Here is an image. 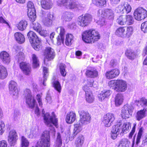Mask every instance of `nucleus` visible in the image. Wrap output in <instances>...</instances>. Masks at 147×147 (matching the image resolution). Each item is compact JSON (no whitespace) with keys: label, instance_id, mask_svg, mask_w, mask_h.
Masks as SVG:
<instances>
[{"label":"nucleus","instance_id":"1","mask_svg":"<svg viewBox=\"0 0 147 147\" xmlns=\"http://www.w3.org/2000/svg\"><path fill=\"white\" fill-rule=\"evenodd\" d=\"M57 5L60 7L64 6L67 9L76 10H82L84 7L83 5L74 0H57Z\"/></svg>","mask_w":147,"mask_h":147},{"label":"nucleus","instance_id":"2","mask_svg":"<svg viewBox=\"0 0 147 147\" xmlns=\"http://www.w3.org/2000/svg\"><path fill=\"white\" fill-rule=\"evenodd\" d=\"M100 37L98 32L94 29L86 30L82 34V40L87 43H94L98 41Z\"/></svg>","mask_w":147,"mask_h":147},{"label":"nucleus","instance_id":"3","mask_svg":"<svg viewBox=\"0 0 147 147\" xmlns=\"http://www.w3.org/2000/svg\"><path fill=\"white\" fill-rule=\"evenodd\" d=\"M27 36L33 48L37 51H39L42 48L40 40L39 39L36 34L32 31H30Z\"/></svg>","mask_w":147,"mask_h":147},{"label":"nucleus","instance_id":"4","mask_svg":"<svg viewBox=\"0 0 147 147\" xmlns=\"http://www.w3.org/2000/svg\"><path fill=\"white\" fill-rule=\"evenodd\" d=\"M42 112L43 114L44 120L45 125L48 127H52L53 125L57 126L58 120L54 112H52V116H50L49 113L44 114L45 112L44 109L42 110Z\"/></svg>","mask_w":147,"mask_h":147},{"label":"nucleus","instance_id":"5","mask_svg":"<svg viewBox=\"0 0 147 147\" xmlns=\"http://www.w3.org/2000/svg\"><path fill=\"white\" fill-rule=\"evenodd\" d=\"M92 16L88 14H85L79 16L77 22L78 25L82 27H85L88 26L92 21Z\"/></svg>","mask_w":147,"mask_h":147},{"label":"nucleus","instance_id":"6","mask_svg":"<svg viewBox=\"0 0 147 147\" xmlns=\"http://www.w3.org/2000/svg\"><path fill=\"white\" fill-rule=\"evenodd\" d=\"M24 95L25 98L26 103L29 107L33 108L36 101L32 96L30 90L28 89H26L24 91Z\"/></svg>","mask_w":147,"mask_h":147},{"label":"nucleus","instance_id":"7","mask_svg":"<svg viewBox=\"0 0 147 147\" xmlns=\"http://www.w3.org/2000/svg\"><path fill=\"white\" fill-rule=\"evenodd\" d=\"M134 17L138 21H140L147 17V11L142 7H139L134 11Z\"/></svg>","mask_w":147,"mask_h":147},{"label":"nucleus","instance_id":"8","mask_svg":"<svg viewBox=\"0 0 147 147\" xmlns=\"http://www.w3.org/2000/svg\"><path fill=\"white\" fill-rule=\"evenodd\" d=\"M41 140L39 142L45 147H50L51 145L50 136L49 131L46 130L42 133Z\"/></svg>","mask_w":147,"mask_h":147},{"label":"nucleus","instance_id":"9","mask_svg":"<svg viewBox=\"0 0 147 147\" xmlns=\"http://www.w3.org/2000/svg\"><path fill=\"white\" fill-rule=\"evenodd\" d=\"M80 119L79 121L81 124L85 125L89 123L91 120V117L89 114L84 110L79 111Z\"/></svg>","mask_w":147,"mask_h":147},{"label":"nucleus","instance_id":"10","mask_svg":"<svg viewBox=\"0 0 147 147\" xmlns=\"http://www.w3.org/2000/svg\"><path fill=\"white\" fill-rule=\"evenodd\" d=\"M97 14L101 17H107L109 19L112 20L114 17L113 11L111 9H99L98 11Z\"/></svg>","mask_w":147,"mask_h":147},{"label":"nucleus","instance_id":"11","mask_svg":"<svg viewBox=\"0 0 147 147\" xmlns=\"http://www.w3.org/2000/svg\"><path fill=\"white\" fill-rule=\"evenodd\" d=\"M45 58L44 59V63L47 65L48 63L46 62L54 58L55 53L54 50L51 48L48 47L46 48L44 52Z\"/></svg>","mask_w":147,"mask_h":147},{"label":"nucleus","instance_id":"12","mask_svg":"<svg viewBox=\"0 0 147 147\" xmlns=\"http://www.w3.org/2000/svg\"><path fill=\"white\" fill-rule=\"evenodd\" d=\"M132 107L128 105H125L122 108L121 115L124 119L129 118L131 117L133 112Z\"/></svg>","mask_w":147,"mask_h":147},{"label":"nucleus","instance_id":"13","mask_svg":"<svg viewBox=\"0 0 147 147\" xmlns=\"http://www.w3.org/2000/svg\"><path fill=\"white\" fill-rule=\"evenodd\" d=\"M116 10L118 13L127 14L131 11V7L127 3L125 2L123 5H119Z\"/></svg>","mask_w":147,"mask_h":147},{"label":"nucleus","instance_id":"14","mask_svg":"<svg viewBox=\"0 0 147 147\" xmlns=\"http://www.w3.org/2000/svg\"><path fill=\"white\" fill-rule=\"evenodd\" d=\"M115 117L112 113H108L104 115L102 120V122L105 126L109 127L111 123L114 121Z\"/></svg>","mask_w":147,"mask_h":147},{"label":"nucleus","instance_id":"15","mask_svg":"<svg viewBox=\"0 0 147 147\" xmlns=\"http://www.w3.org/2000/svg\"><path fill=\"white\" fill-rule=\"evenodd\" d=\"M56 31L59 32V35L57 38V44L58 45H61L62 44H64V35L65 33L64 28L62 27L57 28Z\"/></svg>","mask_w":147,"mask_h":147},{"label":"nucleus","instance_id":"16","mask_svg":"<svg viewBox=\"0 0 147 147\" xmlns=\"http://www.w3.org/2000/svg\"><path fill=\"white\" fill-rule=\"evenodd\" d=\"M116 84L115 90L117 91L123 92L127 89V83L125 81L123 80H117Z\"/></svg>","mask_w":147,"mask_h":147},{"label":"nucleus","instance_id":"17","mask_svg":"<svg viewBox=\"0 0 147 147\" xmlns=\"http://www.w3.org/2000/svg\"><path fill=\"white\" fill-rule=\"evenodd\" d=\"M122 124L121 121L117 123L116 124L113 125L111 131V137L113 139H115L118 135L119 134V132L121 129V125Z\"/></svg>","mask_w":147,"mask_h":147},{"label":"nucleus","instance_id":"18","mask_svg":"<svg viewBox=\"0 0 147 147\" xmlns=\"http://www.w3.org/2000/svg\"><path fill=\"white\" fill-rule=\"evenodd\" d=\"M17 139V135L16 131L11 130L9 132L8 141L11 146H14L16 144Z\"/></svg>","mask_w":147,"mask_h":147},{"label":"nucleus","instance_id":"19","mask_svg":"<svg viewBox=\"0 0 147 147\" xmlns=\"http://www.w3.org/2000/svg\"><path fill=\"white\" fill-rule=\"evenodd\" d=\"M9 87L11 94L13 96H17L18 94V90L17 83L14 81H11L9 83Z\"/></svg>","mask_w":147,"mask_h":147},{"label":"nucleus","instance_id":"20","mask_svg":"<svg viewBox=\"0 0 147 147\" xmlns=\"http://www.w3.org/2000/svg\"><path fill=\"white\" fill-rule=\"evenodd\" d=\"M54 15L49 13L47 16L42 19V22L43 24L47 26H50L52 24L53 20H54Z\"/></svg>","mask_w":147,"mask_h":147},{"label":"nucleus","instance_id":"21","mask_svg":"<svg viewBox=\"0 0 147 147\" xmlns=\"http://www.w3.org/2000/svg\"><path fill=\"white\" fill-rule=\"evenodd\" d=\"M0 59L3 63L7 64L10 62V57L8 53L2 51L0 53Z\"/></svg>","mask_w":147,"mask_h":147},{"label":"nucleus","instance_id":"22","mask_svg":"<svg viewBox=\"0 0 147 147\" xmlns=\"http://www.w3.org/2000/svg\"><path fill=\"white\" fill-rule=\"evenodd\" d=\"M86 87L87 86H86L84 88V90L86 92V100L87 102L91 103L94 101V98L91 92L87 90Z\"/></svg>","mask_w":147,"mask_h":147},{"label":"nucleus","instance_id":"23","mask_svg":"<svg viewBox=\"0 0 147 147\" xmlns=\"http://www.w3.org/2000/svg\"><path fill=\"white\" fill-rule=\"evenodd\" d=\"M76 119V113L73 112H70L67 114L65 120L67 123L71 124L74 122Z\"/></svg>","mask_w":147,"mask_h":147},{"label":"nucleus","instance_id":"24","mask_svg":"<svg viewBox=\"0 0 147 147\" xmlns=\"http://www.w3.org/2000/svg\"><path fill=\"white\" fill-rule=\"evenodd\" d=\"M38 1L40 0H37ZM42 7L45 9H49L52 8L53 3L51 0H40Z\"/></svg>","mask_w":147,"mask_h":147},{"label":"nucleus","instance_id":"25","mask_svg":"<svg viewBox=\"0 0 147 147\" xmlns=\"http://www.w3.org/2000/svg\"><path fill=\"white\" fill-rule=\"evenodd\" d=\"M73 16L72 13L68 12H64L61 15V19L63 21H71Z\"/></svg>","mask_w":147,"mask_h":147},{"label":"nucleus","instance_id":"26","mask_svg":"<svg viewBox=\"0 0 147 147\" xmlns=\"http://www.w3.org/2000/svg\"><path fill=\"white\" fill-rule=\"evenodd\" d=\"M111 92L110 90H104L98 94V97L99 101H102L106 98H107L110 96Z\"/></svg>","mask_w":147,"mask_h":147},{"label":"nucleus","instance_id":"27","mask_svg":"<svg viewBox=\"0 0 147 147\" xmlns=\"http://www.w3.org/2000/svg\"><path fill=\"white\" fill-rule=\"evenodd\" d=\"M20 69L26 74L31 72V67L29 64L22 62L20 63Z\"/></svg>","mask_w":147,"mask_h":147},{"label":"nucleus","instance_id":"28","mask_svg":"<svg viewBox=\"0 0 147 147\" xmlns=\"http://www.w3.org/2000/svg\"><path fill=\"white\" fill-rule=\"evenodd\" d=\"M52 85L55 89L60 92L61 90V84L55 76H53L52 79Z\"/></svg>","mask_w":147,"mask_h":147},{"label":"nucleus","instance_id":"29","mask_svg":"<svg viewBox=\"0 0 147 147\" xmlns=\"http://www.w3.org/2000/svg\"><path fill=\"white\" fill-rule=\"evenodd\" d=\"M81 123L79 121L76 124L74 125V132L73 134V137H75L80 132L82 129V126L84 125L81 124Z\"/></svg>","mask_w":147,"mask_h":147},{"label":"nucleus","instance_id":"30","mask_svg":"<svg viewBox=\"0 0 147 147\" xmlns=\"http://www.w3.org/2000/svg\"><path fill=\"white\" fill-rule=\"evenodd\" d=\"M84 138L83 135H79L76 138L75 145L76 147H82L84 144Z\"/></svg>","mask_w":147,"mask_h":147},{"label":"nucleus","instance_id":"31","mask_svg":"<svg viewBox=\"0 0 147 147\" xmlns=\"http://www.w3.org/2000/svg\"><path fill=\"white\" fill-rule=\"evenodd\" d=\"M74 36L70 33H67L66 35L65 44L67 46H70L74 40Z\"/></svg>","mask_w":147,"mask_h":147},{"label":"nucleus","instance_id":"32","mask_svg":"<svg viewBox=\"0 0 147 147\" xmlns=\"http://www.w3.org/2000/svg\"><path fill=\"white\" fill-rule=\"evenodd\" d=\"M15 38L17 41L19 43H24L25 41L24 36L20 32H16L14 34Z\"/></svg>","mask_w":147,"mask_h":147},{"label":"nucleus","instance_id":"33","mask_svg":"<svg viewBox=\"0 0 147 147\" xmlns=\"http://www.w3.org/2000/svg\"><path fill=\"white\" fill-rule=\"evenodd\" d=\"M28 24L25 20H22L16 24L18 29L21 31H23L26 28Z\"/></svg>","mask_w":147,"mask_h":147},{"label":"nucleus","instance_id":"34","mask_svg":"<svg viewBox=\"0 0 147 147\" xmlns=\"http://www.w3.org/2000/svg\"><path fill=\"white\" fill-rule=\"evenodd\" d=\"M125 29L124 27H120L117 28L116 30L115 34L118 36L125 37Z\"/></svg>","mask_w":147,"mask_h":147},{"label":"nucleus","instance_id":"35","mask_svg":"<svg viewBox=\"0 0 147 147\" xmlns=\"http://www.w3.org/2000/svg\"><path fill=\"white\" fill-rule=\"evenodd\" d=\"M123 101V96L122 94H118L115 98V104L116 106H119L122 103Z\"/></svg>","mask_w":147,"mask_h":147},{"label":"nucleus","instance_id":"36","mask_svg":"<svg viewBox=\"0 0 147 147\" xmlns=\"http://www.w3.org/2000/svg\"><path fill=\"white\" fill-rule=\"evenodd\" d=\"M38 132V128L37 127H32L30 129V133L28 135L29 138H32L35 137Z\"/></svg>","mask_w":147,"mask_h":147},{"label":"nucleus","instance_id":"37","mask_svg":"<svg viewBox=\"0 0 147 147\" xmlns=\"http://www.w3.org/2000/svg\"><path fill=\"white\" fill-rule=\"evenodd\" d=\"M146 109H143L138 111L136 113V119L140 121L146 116Z\"/></svg>","mask_w":147,"mask_h":147},{"label":"nucleus","instance_id":"38","mask_svg":"<svg viewBox=\"0 0 147 147\" xmlns=\"http://www.w3.org/2000/svg\"><path fill=\"white\" fill-rule=\"evenodd\" d=\"M28 10V15L30 19L32 21H34L35 20L36 16L35 9Z\"/></svg>","mask_w":147,"mask_h":147},{"label":"nucleus","instance_id":"39","mask_svg":"<svg viewBox=\"0 0 147 147\" xmlns=\"http://www.w3.org/2000/svg\"><path fill=\"white\" fill-rule=\"evenodd\" d=\"M32 59L33 68H36L38 67L39 65V61L36 55L35 54H32Z\"/></svg>","mask_w":147,"mask_h":147},{"label":"nucleus","instance_id":"40","mask_svg":"<svg viewBox=\"0 0 147 147\" xmlns=\"http://www.w3.org/2000/svg\"><path fill=\"white\" fill-rule=\"evenodd\" d=\"M62 144V140L59 133L57 134L56 140L55 142L54 146L55 147H61Z\"/></svg>","mask_w":147,"mask_h":147},{"label":"nucleus","instance_id":"41","mask_svg":"<svg viewBox=\"0 0 147 147\" xmlns=\"http://www.w3.org/2000/svg\"><path fill=\"white\" fill-rule=\"evenodd\" d=\"M126 16H121L119 17L117 19V22L119 25H126Z\"/></svg>","mask_w":147,"mask_h":147},{"label":"nucleus","instance_id":"42","mask_svg":"<svg viewBox=\"0 0 147 147\" xmlns=\"http://www.w3.org/2000/svg\"><path fill=\"white\" fill-rule=\"evenodd\" d=\"M130 142L126 139L122 140L119 142L118 147H129Z\"/></svg>","mask_w":147,"mask_h":147},{"label":"nucleus","instance_id":"43","mask_svg":"<svg viewBox=\"0 0 147 147\" xmlns=\"http://www.w3.org/2000/svg\"><path fill=\"white\" fill-rule=\"evenodd\" d=\"M92 1L94 4L100 7L105 5L106 3V0H92Z\"/></svg>","mask_w":147,"mask_h":147},{"label":"nucleus","instance_id":"44","mask_svg":"<svg viewBox=\"0 0 147 147\" xmlns=\"http://www.w3.org/2000/svg\"><path fill=\"white\" fill-rule=\"evenodd\" d=\"M21 117V115L20 112L18 111L15 110L13 115V120L16 122L20 120Z\"/></svg>","mask_w":147,"mask_h":147},{"label":"nucleus","instance_id":"45","mask_svg":"<svg viewBox=\"0 0 147 147\" xmlns=\"http://www.w3.org/2000/svg\"><path fill=\"white\" fill-rule=\"evenodd\" d=\"M133 28L131 26L126 27L125 29V37L127 38L130 37L133 34Z\"/></svg>","mask_w":147,"mask_h":147},{"label":"nucleus","instance_id":"46","mask_svg":"<svg viewBox=\"0 0 147 147\" xmlns=\"http://www.w3.org/2000/svg\"><path fill=\"white\" fill-rule=\"evenodd\" d=\"M31 27L34 30L37 32L40 31V30H41L42 28L41 25L37 22L32 23Z\"/></svg>","mask_w":147,"mask_h":147},{"label":"nucleus","instance_id":"47","mask_svg":"<svg viewBox=\"0 0 147 147\" xmlns=\"http://www.w3.org/2000/svg\"><path fill=\"white\" fill-rule=\"evenodd\" d=\"M81 71L82 73H85V74H98L97 71L94 67H91L86 70L84 69Z\"/></svg>","mask_w":147,"mask_h":147},{"label":"nucleus","instance_id":"48","mask_svg":"<svg viewBox=\"0 0 147 147\" xmlns=\"http://www.w3.org/2000/svg\"><path fill=\"white\" fill-rule=\"evenodd\" d=\"M126 54L127 57L130 59H133L136 56V53L130 50H127Z\"/></svg>","mask_w":147,"mask_h":147},{"label":"nucleus","instance_id":"49","mask_svg":"<svg viewBox=\"0 0 147 147\" xmlns=\"http://www.w3.org/2000/svg\"><path fill=\"white\" fill-rule=\"evenodd\" d=\"M17 49L18 50H16V51H17V52H18V53L17 54V55L16 56V59L18 60V61H20L21 60H23L24 59V55L23 53L22 52H20V51L19 50V48L17 47Z\"/></svg>","mask_w":147,"mask_h":147},{"label":"nucleus","instance_id":"50","mask_svg":"<svg viewBox=\"0 0 147 147\" xmlns=\"http://www.w3.org/2000/svg\"><path fill=\"white\" fill-rule=\"evenodd\" d=\"M126 25H131L134 24V20L133 17L131 15H126Z\"/></svg>","mask_w":147,"mask_h":147},{"label":"nucleus","instance_id":"51","mask_svg":"<svg viewBox=\"0 0 147 147\" xmlns=\"http://www.w3.org/2000/svg\"><path fill=\"white\" fill-rule=\"evenodd\" d=\"M131 124L130 123H124L121 128V130L123 133H126L131 127Z\"/></svg>","mask_w":147,"mask_h":147},{"label":"nucleus","instance_id":"52","mask_svg":"<svg viewBox=\"0 0 147 147\" xmlns=\"http://www.w3.org/2000/svg\"><path fill=\"white\" fill-rule=\"evenodd\" d=\"M22 147H28L29 144V142L24 136L21 137V140Z\"/></svg>","mask_w":147,"mask_h":147},{"label":"nucleus","instance_id":"53","mask_svg":"<svg viewBox=\"0 0 147 147\" xmlns=\"http://www.w3.org/2000/svg\"><path fill=\"white\" fill-rule=\"evenodd\" d=\"M143 132V128L142 127H141L139 130L137 136L136 141V144L138 145L140 141V140L141 138L142 133Z\"/></svg>","mask_w":147,"mask_h":147},{"label":"nucleus","instance_id":"54","mask_svg":"<svg viewBox=\"0 0 147 147\" xmlns=\"http://www.w3.org/2000/svg\"><path fill=\"white\" fill-rule=\"evenodd\" d=\"M93 82L92 81L90 82L86 80L84 82V83H85V85L83 87V89H84V87L86 86H87V90L88 91H90L89 90V87H92L93 86Z\"/></svg>","mask_w":147,"mask_h":147},{"label":"nucleus","instance_id":"55","mask_svg":"<svg viewBox=\"0 0 147 147\" xmlns=\"http://www.w3.org/2000/svg\"><path fill=\"white\" fill-rule=\"evenodd\" d=\"M141 29L144 32H147V21L141 24Z\"/></svg>","mask_w":147,"mask_h":147},{"label":"nucleus","instance_id":"56","mask_svg":"<svg viewBox=\"0 0 147 147\" xmlns=\"http://www.w3.org/2000/svg\"><path fill=\"white\" fill-rule=\"evenodd\" d=\"M138 102L142 107L147 106V100L144 98H142Z\"/></svg>","mask_w":147,"mask_h":147},{"label":"nucleus","instance_id":"57","mask_svg":"<svg viewBox=\"0 0 147 147\" xmlns=\"http://www.w3.org/2000/svg\"><path fill=\"white\" fill-rule=\"evenodd\" d=\"M5 130V124L3 122L0 120V135H2Z\"/></svg>","mask_w":147,"mask_h":147},{"label":"nucleus","instance_id":"58","mask_svg":"<svg viewBox=\"0 0 147 147\" xmlns=\"http://www.w3.org/2000/svg\"><path fill=\"white\" fill-rule=\"evenodd\" d=\"M36 99L38 102L39 106L42 107V103L41 98V95L39 94H37L36 96Z\"/></svg>","mask_w":147,"mask_h":147},{"label":"nucleus","instance_id":"59","mask_svg":"<svg viewBox=\"0 0 147 147\" xmlns=\"http://www.w3.org/2000/svg\"><path fill=\"white\" fill-rule=\"evenodd\" d=\"M59 67L61 74H64L65 72L66 65H65L63 63H60Z\"/></svg>","mask_w":147,"mask_h":147},{"label":"nucleus","instance_id":"60","mask_svg":"<svg viewBox=\"0 0 147 147\" xmlns=\"http://www.w3.org/2000/svg\"><path fill=\"white\" fill-rule=\"evenodd\" d=\"M27 7H28V10H29L30 9V10L35 9L34 5L33 3L31 1H29L28 2Z\"/></svg>","mask_w":147,"mask_h":147},{"label":"nucleus","instance_id":"61","mask_svg":"<svg viewBox=\"0 0 147 147\" xmlns=\"http://www.w3.org/2000/svg\"><path fill=\"white\" fill-rule=\"evenodd\" d=\"M147 144V135L143 138L142 143L140 147H143Z\"/></svg>","mask_w":147,"mask_h":147},{"label":"nucleus","instance_id":"62","mask_svg":"<svg viewBox=\"0 0 147 147\" xmlns=\"http://www.w3.org/2000/svg\"><path fill=\"white\" fill-rule=\"evenodd\" d=\"M116 81L112 80L109 82L108 83V86L110 88H114L115 89V87L116 86Z\"/></svg>","mask_w":147,"mask_h":147},{"label":"nucleus","instance_id":"63","mask_svg":"<svg viewBox=\"0 0 147 147\" xmlns=\"http://www.w3.org/2000/svg\"><path fill=\"white\" fill-rule=\"evenodd\" d=\"M134 126L133 127L131 131L130 132L129 135V139L131 138L133 135L134 134L135 130V127L136 125V124L134 123Z\"/></svg>","mask_w":147,"mask_h":147},{"label":"nucleus","instance_id":"64","mask_svg":"<svg viewBox=\"0 0 147 147\" xmlns=\"http://www.w3.org/2000/svg\"><path fill=\"white\" fill-rule=\"evenodd\" d=\"M118 75L119 74H106V76L107 78L111 79L118 76Z\"/></svg>","mask_w":147,"mask_h":147}]
</instances>
